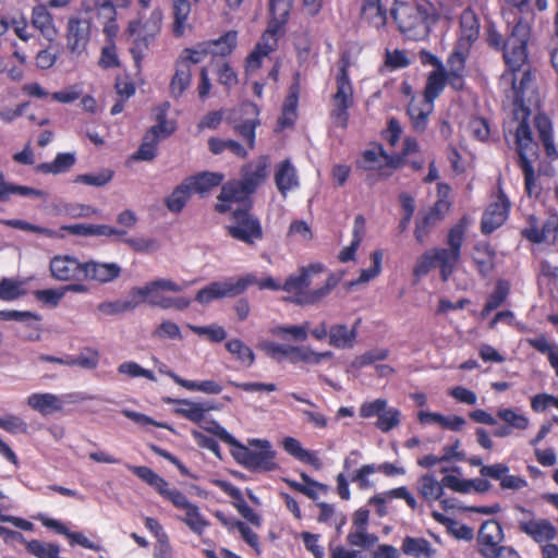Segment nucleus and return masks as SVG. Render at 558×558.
<instances>
[{"label": "nucleus", "mask_w": 558, "mask_h": 558, "mask_svg": "<svg viewBox=\"0 0 558 558\" xmlns=\"http://www.w3.org/2000/svg\"><path fill=\"white\" fill-rule=\"evenodd\" d=\"M383 156H386V150L381 144L374 143L371 148L365 149L361 154V158L356 161V167L362 170L377 169L381 177H390L391 171H385V167L380 163Z\"/></svg>", "instance_id": "nucleus-34"}, {"label": "nucleus", "mask_w": 558, "mask_h": 558, "mask_svg": "<svg viewBox=\"0 0 558 558\" xmlns=\"http://www.w3.org/2000/svg\"><path fill=\"white\" fill-rule=\"evenodd\" d=\"M521 510L529 514V519H522L518 522V529L521 533L538 545L553 542L557 537L558 530L548 519H536L532 511L524 508H521Z\"/></svg>", "instance_id": "nucleus-14"}, {"label": "nucleus", "mask_w": 558, "mask_h": 558, "mask_svg": "<svg viewBox=\"0 0 558 558\" xmlns=\"http://www.w3.org/2000/svg\"><path fill=\"white\" fill-rule=\"evenodd\" d=\"M325 271V265L316 262L301 266L282 283V291L290 294L288 300L299 306L317 305L316 289H311L313 277Z\"/></svg>", "instance_id": "nucleus-7"}, {"label": "nucleus", "mask_w": 558, "mask_h": 558, "mask_svg": "<svg viewBox=\"0 0 558 558\" xmlns=\"http://www.w3.org/2000/svg\"><path fill=\"white\" fill-rule=\"evenodd\" d=\"M536 128L538 131L539 141L542 142L545 153L548 158L555 159L558 157V151L554 142L551 122L546 117L536 118Z\"/></svg>", "instance_id": "nucleus-44"}, {"label": "nucleus", "mask_w": 558, "mask_h": 558, "mask_svg": "<svg viewBox=\"0 0 558 558\" xmlns=\"http://www.w3.org/2000/svg\"><path fill=\"white\" fill-rule=\"evenodd\" d=\"M504 541V530L501 524L496 520L485 521L478 531L477 550L484 558L492 555L493 550L501 545Z\"/></svg>", "instance_id": "nucleus-21"}, {"label": "nucleus", "mask_w": 558, "mask_h": 558, "mask_svg": "<svg viewBox=\"0 0 558 558\" xmlns=\"http://www.w3.org/2000/svg\"><path fill=\"white\" fill-rule=\"evenodd\" d=\"M359 21L361 25L383 31L388 22V10L383 0H360Z\"/></svg>", "instance_id": "nucleus-20"}, {"label": "nucleus", "mask_w": 558, "mask_h": 558, "mask_svg": "<svg viewBox=\"0 0 558 558\" xmlns=\"http://www.w3.org/2000/svg\"><path fill=\"white\" fill-rule=\"evenodd\" d=\"M128 469L147 485L154 487L162 498L170 501L177 509L183 510L185 517H178V519L185 523L193 533L199 536L204 533L209 522L202 515L199 508L191 502L182 492L177 488H169V483L148 466L129 465Z\"/></svg>", "instance_id": "nucleus-1"}, {"label": "nucleus", "mask_w": 558, "mask_h": 558, "mask_svg": "<svg viewBox=\"0 0 558 558\" xmlns=\"http://www.w3.org/2000/svg\"><path fill=\"white\" fill-rule=\"evenodd\" d=\"M497 416L506 422L511 429L525 430L530 425V420L524 414H519L510 408L499 409Z\"/></svg>", "instance_id": "nucleus-62"}, {"label": "nucleus", "mask_w": 558, "mask_h": 558, "mask_svg": "<svg viewBox=\"0 0 558 558\" xmlns=\"http://www.w3.org/2000/svg\"><path fill=\"white\" fill-rule=\"evenodd\" d=\"M294 0H268L270 20L268 23L284 27Z\"/></svg>", "instance_id": "nucleus-45"}, {"label": "nucleus", "mask_w": 558, "mask_h": 558, "mask_svg": "<svg viewBox=\"0 0 558 558\" xmlns=\"http://www.w3.org/2000/svg\"><path fill=\"white\" fill-rule=\"evenodd\" d=\"M114 171L109 168L100 169L98 172L77 174L73 183L87 186L102 187L112 181Z\"/></svg>", "instance_id": "nucleus-47"}, {"label": "nucleus", "mask_w": 558, "mask_h": 558, "mask_svg": "<svg viewBox=\"0 0 558 558\" xmlns=\"http://www.w3.org/2000/svg\"><path fill=\"white\" fill-rule=\"evenodd\" d=\"M26 550L37 558H58L60 553V548L57 544L45 543L39 539L26 542Z\"/></svg>", "instance_id": "nucleus-55"}, {"label": "nucleus", "mask_w": 558, "mask_h": 558, "mask_svg": "<svg viewBox=\"0 0 558 558\" xmlns=\"http://www.w3.org/2000/svg\"><path fill=\"white\" fill-rule=\"evenodd\" d=\"M445 70H433L427 74L423 99L434 104L446 87Z\"/></svg>", "instance_id": "nucleus-41"}, {"label": "nucleus", "mask_w": 558, "mask_h": 558, "mask_svg": "<svg viewBox=\"0 0 558 558\" xmlns=\"http://www.w3.org/2000/svg\"><path fill=\"white\" fill-rule=\"evenodd\" d=\"M250 203L246 207H238L231 211L230 225L226 227L232 239L247 245H255L264 238V230L259 218L252 213Z\"/></svg>", "instance_id": "nucleus-10"}, {"label": "nucleus", "mask_w": 558, "mask_h": 558, "mask_svg": "<svg viewBox=\"0 0 558 558\" xmlns=\"http://www.w3.org/2000/svg\"><path fill=\"white\" fill-rule=\"evenodd\" d=\"M390 15L399 32L411 40H421L428 36L430 24L435 22L433 9H426L411 2L396 1Z\"/></svg>", "instance_id": "nucleus-4"}, {"label": "nucleus", "mask_w": 558, "mask_h": 558, "mask_svg": "<svg viewBox=\"0 0 558 558\" xmlns=\"http://www.w3.org/2000/svg\"><path fill=\"white\" fill-rule=\"evenodd\" d=\"M63 400L50 392H35L28 396L27 405L43 416L51 415L63 410Z\"/></svg>", "instance_id": "nucleus-27"}, {"label": "nucleus", "mask_w": 558, "mask_h": 558, "mask_svg": "<svg viewBox=\"0 0 558 558\" xmlns=\"http://www.w3.org/2000/svg\"><path fill=\"white\" fill-rule=\"evenodd\" d=\"M192 80L191 68L184 62H175V73L170 82V93L173 97L178 98L183 95L186 88L190 86Z\"/></svg>", "instance_id": "nucleus-43"}, {"label": "nucleus", "mask_w": 558, "mask_h": 558, "mask_svg": "<svg viewBox=\"0 0 558 558\" xmlns=\"http://www.w3.org/2000/svg\"><path fill=\"white\" fill-rule=\"evenodd\" d=\"M162 19V11L156 8L146 21L136 19L129 22L126 34L132 38L130 52L137 70L141 69L143 59L161 31Z\"/></svg>", "instance_id": "nucleus-6"}, {"label": "nucleus", "mask_w": 558, "mask_h": 558, "mask_svg": "<svg viewBox=\"0 0 558 558\" xmlns=\"http://www.w3.org/2000/svg\"><path fill=\"white\" fill-rule=\"evenodd\" d=\"M469 220L463 216L448 231L446 241L448 247L433 248L436 267L439 268L440 278L444 282L448 281L453 275L461 259V248L465 240Z\"/></svg>", "instance_id": "nucleus-8"}, {"label": "nucleus", "mask_w": 558, "mask_h": 558, "mask_svg": "<svg viewBox=\"0 0 558 558\" xmlns=\"http://www.w3.org/2000/svg\"><path fill=\"white\" fill-rule=\"evenodd\" d=\"M138 306V302L135 301V298H131L130 300H116L101 302L97 306V311L106 316L119 315L129 311H133Z\"/></svg>", "instance_id": "nucleus-53"}, {"label": "nucleus", "mask_w": 558, "mask_h": 558, "mask_svg": "<svg viewBox=\"0 0 558 558\" xmlns=\"http://www.w3.org/2000/svg\"><path fill=\"white\" fill-rule=\"evenodd\" d=\"M208 147L214 155H220L223 151L229 150L234 156L240 158H246L247 156V150L245 147L234 140L210 137L208 141Z\"/></svg>", "instance_id": "nucleus-49"}, {"label": "nucleus", "mask_w": 558, "mask_h": 558, "mask_svg": "<svg viewBox=\"0 0 558 558\" xmlns=\"http://www.w3.org/2000/svg\"><path fill=\"white\" fill-rule=\"evenodd\" d=\"M227 351L231 353L241 364L250 367L255 361L253 350L240 339H231L225 344Z\"/></svg>", "instance_id": "nucleus-51"}, {"label": "nucleus", "mask_w": 558, "mask_h": 558, "mask_svg": "<svg viewBox=\"0 0 558 558\" xmlns=\"http://www.w3.org/2000/svg\"><path fill=\"white\" fill-rule=\"evenodd\" d=\"M275 183L281 195L299 186V179L295 167L289 159L277 165L275 172Z\"/></svg>", "instance_id": "nucleus-37"}, {"label": "nucleus", "mask_w": 558, "mask_h": 558, "mask_svg": "<svg viewBox=\"0 0 558 558\" xmlns=\"http://www.w3.org/2000/svg\"><path fill=\"white\" fill-rule=\"evenodd\" d=\"M362 319L357 318L352 327L344 324H335L329 328V345L336 349H351L354 347Z\"/></svg>", "instance_id": "nucleus-23"}, {"label": "nucleus", "mask_w": 558, "mask_h": 558, "mask_svg": "<svg viewBox=\"0 0 558 558\" xmlns=\"http://www.w3.org/2000/svg\"><path fill=\"white\" fill-rule=\"evenodd\" d=\"M190 13L191 3L189 0H175L173 2L172 33L175 37H181L184 34Z\"/></svg>", "instance_id": "nucleus-46"}, {"label": "nucleus", "mask_w": 558, "mask_h": 558, "mask_svg": "<svg viewBox=\"0 0 558 558\" xmlns=\"http://www.w3.org/2000/svg\"><path fill=\"white\" fill-rule=\"evenodd\" d=\"M337 90L332 95L331 120L342 129L349 123V110L354 105L353 85L351 80L336 78Z\"/></svg>", "instance_id": "nucleus-13"}, {"label": "nucleus", "mask_w": 558, "mask_h": 558, "mask_svg": "<svg viewBox=\"0 0 558 558\" xmlns=\"http://www.w3.org/2000/svg\"><path fill=\"white\" fill-rule=\"evenodd\" d=\"M504 11H509L514 14L524 15L536 12H545L549 7V0H501Z\"/></svg>", "instance_id": "nucleus-40"}, {"label": "nucleus", "mask_w": 558, "mask_h": 558, "mask_svg": "<svg viewBox=\"0 0 558 558\" xmlns=\"http://www.w3.org/2000/svg\"><path fill=\"white\" fill-rule=\"evenodd\" d=\"M207 45L208 44H202L195 48H184L177 61L184 62L187 68H191L192 64H198L203 62L205 58L210 53Z\"/></svg>", "instance_id": "nucleus-61"}, {"label": "nucleus", "mask_w": 558, "mask_h": 558, "mask_svg": "<svg viewBox=\"0 0 558 558\" xmlns=\"http://www.w3.org/2000/svg\"><path fill=\"white\" fill-rule=\"evenodd\" d=\"M254 282H256V276L253 274H246L238 279L228 278L225 281H215L198 290L195 301L199 304H209L218 299L234 298L246 291Z\"/></svg>", "instance_id": "nucleus-11"}, {"label": "nucleus", "mask_w": 558, "mask_h": 558, "mask_svg": "<svg viewBox=\"0 0 558 558\" xmlns=\"http://www.w3.org/2000/svg\"><path fill=\"white\" fill-rule=\"evenodd\" d=\"M511 203L502 189L498 187L497 199L484 210L481 220V232L485 235L500 228L508 219Z\"/></svg>", "instance_id": "nucleus-15"}, {"label": "nucleus", "mask_w": 558, "mask_h": 558, "mask_svg": "<svg viewBox=\"0 0 558 558\" xmlns=\"http://www.w3.org/2000/svg\"><path fill=\"white\" fill-rule=\"evenodd\" d=\"M496 251L488 242H478L473 247V263L482 278L489 276L496 268Z\"/></svg>", "instance_id": "nucleus-25"}, {"label": "nucleus", "mask_w": 558, "mask_h": 558, "mask_svg": "<svg viewBox=\"0 0 558 558\" xmlns=\"http://www.w3.org/2000/svg\"><path fill=\"white\" fill-rule=\"evenodd\" d=\"M187 328L198 336H206L214 343L222 342L227 338V331L218 325L196 326L187 324Z\"/></svg>", "instance_id": "nucleus-63"}, {"label": "nucleus", "mask_w": 558, "mask_h": 558, "mask_svg": "<svg viewBox=\"0 0 558 558\" xmlns=\"http://www.w3.org/2000/svg\"><path fill=\"white\" fill-rule=\"evenodd\" d=\"M527 226L521 230V236L533 244H542L555 239L558 233V216H549L542 226L535 215H530L526 219Z\"/></svg>", "instance_id": "nucleus-17"}, {"label": "nucleus", "mask_w": 558, "mask_h": 558, "mask_svg": "<svg viewBox=\"0 0 558 558\" xmlns=\"http://www.w3.org/2000/svg\"><path fill=\"white\" fill-rule=\"evenodd\" d=\"M242 109L246 113H252L254 116L253 119H247L242 123L234 125V131L238 135H240L247 144L250 149L255 147V137H256V128L259 125V120L257 116L259 113V109L257 105L253 102H245L242 105Z\"/></svg>", "instance_id": "nucleus-35"}, {"label": "nucleus", "mask_w": 558, "mask_h": 558, "mask_svg": "<svg viewBox=\"0 0 558 558\" xmlns=\"http://www.w3.org/2000/svg\"><path fill=\"white\" fill-rule=\"evenodd\" d=\"M9 46L12 52L11 59H14L16 63H13L11 66H9V62L7 63L5 70L8 72V76L12 81H21L24 76V68L27 57L14 43H10Z\"/></svg>", "instance_id": "nucleus-54"}, {"label": "nucleus", "mask_w": 558, "mask_h": 558, "mask_svg": "<svg viewBox=\"0 0 558 558\" xmlns=\"http://www.w3.org/2000/svg\"><path fill=\"white\" fill-rule=\"evenodd\" d=\"M76 162L74 153H58L51 162H41L35 167L36 172L59 174L68 172Z\"/></svg>", "instance_id": "nucleus-39"}, {"label": "nucleus", "mask_w": 558, "mask_h": 558, "mask_svg": "<svg viewBox=\"0 0 558 558\" xmlns=\"http://www.w3.org/2000/svg\"><path fill=\"white\" fill-rule=\"evenodd\" d=\"M90 38L89 22L81 19H70L68 22L66 47L72 54L81 56Z\"/></svg>", "instance_id": "nucleus-22"}, {"label": "nucleus", "mask_w": 558, "mask_h": 558, "mask_svg": "<svg viewBox=\"0 0 558 558\" xmlns=\"http://www.w3.org/2000/svg\"><path fill=\"white\" fill-rule=\"evenodd\" d=\"M210 432L222 442L231 447V454L234 460L245 469L254 472H269L278 468L275 462V451L271 450L270 442L265 439H253L250 445L259 447V450H252L241 444L225 427L216 424Z\"/></svg>", "instance_id": "nucleus-3"}, {"label": "nucleus", "mask_w": 558, "mask_h": 558, "mask_svg": "<svg viewBox=\"0 0 558 558\" xmlns=\"http://www.w3.org/2000/svg\"><path fill=\"white\" fill-rule=\"evenodd\" d=\"M510 289L511 286L508 280H497L493 292L487 296L486 303L482 308L481 316L486 318L493 311L501 306L508 299Z\"/></svg>", "instance_id": "nucleus-38"}, {"label": "nucleus", "mask_w": 558, "mask_h": 558, "mask_svg": "<svg viewBox=\"0 0 558 558\" xmlns=\"http://www.w3.org/2000/svg\"><path fill=\"white\" fill-rule=\"evenodd\" d=\"M267 178V162L266 158H260L256 162H250L242 167L241 179L242 184L254 194L258 186Z\"/></svg>", "instance_id": "nucleus-30"}, {"label": "nucleus", "mask_w": 558, "mask_h": 558, "mask_svg": "<svg viewBox=\"0 0 558 558\" xmlns=\"http://www.w3.org/2000/svg\"><path fill=\"white\" fill-rule=\"evenodd\" d=\"M450 204L438 199L422 217L416 219L414 236L420 244H423L437 222L445 218Z\"/></svg>", "instance_id": "nucleus-19"}, {"label": "nucleus", "mask_w": 558, "mask_h": 558, "mask_svg": "<svg viewBox=\"0 0 558 558\" xmlns=\"http://www.w3.org/2000/svg\"><path fill=\"white\" fill-rule=\"evenodd\" d=\"M389 356V350L385 348H377L364 352L355 356L351 362V367L361 369L365 366L372 365L375 362L385 361Z\"/></svg>", "instance_id": "nucleus-56"}, {"label": "nucleus", "mask_w": 558, "mask_h": 558, "mask_svg": "<svg viewBox=\"0 0 558 558\" xmlns=\"http://www.w3.org/2000/svg\"><path fill=\"white\" fill-rule=\"evenodd\" d=\"M99 364V352L93 348H84L77 356L70 355V366L95 369Z\"/></svg>", "instance_id": "nucleus-59"}, {"label": "nucleus", "mask_w": 558, "mask_h": 558, "mask_svg": "<svg viewBox=\"0 0 558 558\" xmlns=\"http://www.w3.org/2000/svg\"><path fill=\"white\" fill-rule=\"evenodd\" d=\"M167 402L177 404L174 413L193 423H201L205 418V413L215 409L208 402H193L187 399L169 398Z\"/></svg>", "instance_id": "nucleus-26"}, {"label": "nucleus", "mask_w": 558, "mask_h": 558, "mask_svg": "<svg viewBox=\"0 0 558 558\" xmlns=\"http://www.w3.org/2000/svg\"><path fill=\"white\" fill-rule=\"evenodd\" d=\"M252 195L240 180H230L222 184L221 191L217 196L219 203L215 205V210L219 214H226L231 210V203L240 204L239 207H246L250 203L251 207H253Z\"/></svg>", "instance_id": "nucleus-16"}, {"label": "nucleus", "mask_w": 558, "mask_h": 558, "mask_svg": "<svg viewBox=\"0 0 558 558\" xmlns=\"http://www.w3.org/2000/svg\"><path fill=\"white\" fill-rule=\"evenodd\" d=\"M47 8L48 7L41 2L33 8L32 25L38 29L46 39L52 41L58 31L54 26L53 17Z\"/></svg>", "instance_id": "nucleus-36"}, {"label": "nucleus", "mask_w": 558, "mask_h": 558, "mask_svg": "<svg viewBox=\"0 0 558 558\" xmlns=\"http://www.w3.org/2000/svg\"><path fill=\"white\" fill-rule=\"evenodd\" d=\"M158 141L156 138L148 137L145 133L143 142L138 149L132 155V159L142 161H151L157 156Z\"/></svg>", "instance_id": "nucleus-64"}, {"label": "nucleus", "mask_w": 558, "mask_h": 558, "mask_svg": "<svg viewBox=\"0 0 558 558\" xmlns=\"http://www.w3.org/2000/svg\"><path fill=\"white\" fill-rule=\"evenodd\" d=\"M480 36V21L475 12L466 9L460 16V34L457 40L458 45L471 48Z\"/></svg>", "instance_id": "nucleus-29"}, {"label": "nucleus", "mask_w": 558, "mask_h": 558, "mask_svg": "<svg viewBox=\"0 0 558 558\" xmlns=\"http://www.w3.org/2000/svg\"><path fill=\"white\" fill-rule=\"evenodd\" d=\"M471 48L462 47L456 44L453 50L450 52L447 59V71L466 72V59L469 57Z\"/></svg>", "instance_id": "nucleus-60"}, {"label": "nucleus", "mask_w": 558, "mask_h": 558, "mask_svg": "<svg viewBox=\"0 0 558 558\" xmlns=\"http://www.w3.org/2000/svg\"><path fill=\"white\" fill-rule=\"evenodd\" d=\"M236 41L238 33L235 31H229L221 35L218 39L208 43V45L214 46V49L210 50L213 54L226 58L234 51Z\"/></svg>", "instance_id": "nucleus-52"}, {"label": "nucleus", "mask_w": 558, "mask_h": 558, "mask_svg": "<svg viewBox=\"0 0 558 558\" xmlns=\"http://www.w3.org/2000/svg\"><path fill=\"white\" fill-rule=\"evenodd\" d=\"M401 550L404 555L414 558H430L434 555L430 543L424 537L405 536L402 541Z\"/></svg>", "instance_id": "nucleus-42"}, {"label": "nucleus", "mask_w": 558, "mask_h": 558, "mask_svg": "<svg viewBox=\"0 0 558 558\" xmlns=\"http://www.w3.org/2000/svg\"><path fill=\"white\" fill-rule=\"evenodd\" d=\"M434 110V104L421 98L412 97L408 105L407 113L410 118L413 130L417 133L426 131L428 118Z\"/></svg>", "instance_id": "nucleus-24"}, {"label": "nucleus", "mask_w": 558, "mask_h": 558, "mask_svg": "<svg viewBox=\"0 0 558 558\" xmlns=\"http://www.w3.org/2000/svg\"><path fill=\"white\" fill-rule=\"evenodd\" d=\"M511 73V86L513 90V98L515 104L523 105L525 101L526 93L534 90L535 87V72L530 66L520 71H509Z\"/></svg>", "instance_id": "nucleus-32"}, {"label": "nucleus", "mask_w": 558, "mask_h": 558, "mask_svg": "<svg viewBox=\"0 0 558 558\" xmlns=\"http://www.w3.org/2000/svg\"><path fill=\"white\" fill-rule=\"evenodd\" d=\"M51 276L59 281H84L85 263L75 257L58 255L50 260Z\"/></svg>", "instance_id": "nucleus-18"}, {"label": "nucleus", "mask_w": 558, "mask_h": 558, "mask_svg": "<svg viewBox=\"0 0 558 558\" xmlns=\"http://www.w3.org/2000/svg\"><path fill=\"white\" fill-rule=\"evenodd\" d=\"M283 33L284 27L268 23L266 31L262 34L254 49L245 58L244 69L246 74L254 73L260 69L264 58L277 50L279 37Z\"/></svg>", "instance_id": "nucleus-12"}, {"label": "nucleus", "mask_w": 558, "mask_h": 558, "mask_svg": "<svg viewBox=\"0 0 558 558\" xmlns=\"http://www.w3.org/2000/svg\"><path fill=\"white\" fill-rule=\"evenodd\" d=\"M531 37V26L519 17L505 39L494 24L486 27V41L497 51H502V58L508 71H520L527 63V44Z\"/></svg>", "instance_id": "nucleus-2"}, {"label": "nucleus", "mask_w": 558, "mask_h": 558, "mask_svg": "<svg viewBox=\"0 0 558 558\" xmlns=\"http://www.w3.org/2000/svg\"><path fill=\"white\" fill-rule=\"evenodd\" d=\"M10 195L44 198L46 196V193L41 190L33 189L25 185L8 183L2 180V202H4Z\"/></svg>", "instance_id": "nucleus-57"}, {"label": "nucleus", "mask_w": 558, "mask_h": 558, "mask_svg": "<svg viewBox=\"0 0 558 558\" xmlns=\"http://www.w3.org/2000/svg\"><path fill=\"white\" fill-rule=\"evenodd\" d=\"M282 447L288 454L302 463L313 466L315 470H319L323 466L322 460L317 453L315 451L304 449L300 440L294 437H286L282 440Z\"/></svg>", "instance_id": "nucleus-33"}, {"label": "nucleus", "mask_w": 558, "mask_h": 558, "mask_svg": "<svg viewBox=\"0 0 558 558\" xmlns=\"http://www.w3.org/2000/svg\"><path fill=\"white\" fill-rule=\"evenodd\" d=\"M418 484V493L426 500H439L444 495L442 481L437 482L432 474L422 475Z\"/></svg>", "instance_id": "nucleus-50"}, {"label": "nucleus", "mask_w": 558, "mask_h": 558, "mask_svg": "<svg viewBox=\"0 0 558 558\" xmlns=\"http://www.w3.org/2000/svg\"><path fill=\"white\" fill-rule=\"evenodd\" d=\"M192 191L185 180L179 184L172 193L165 199L167 208L174 214H179L185 207Z\"/></svg>", "instance_id": "nucleus-48"}, {"label": "nucleus", "mask_w": 558, "mask_h": 558, "mask_svg": "<svg viewBox=\"0 0 558 558\" xmlns=\"http://www.w3.org/2000/svg\"><path fill=\"white\" fill-rule=\"evenodd\" d=\"M182 286L170 279H157L147 282L143 287H134L130 290V296L135 298L138 305L147 302L151 306L162 310L175 308L183 311L191 305V300L185 296H167L165 291L181 292Z\"/></svg>", "instance_id": "nucleus-5"}, {"label": "nucleus", "mask_w": 558, "mask_h": 558, "mask_svg": "<svg viewBox=\"0 0 558 558\" xmlns=\"http://www.w3.org/2000/svg\"><path fill=\"white\" fill-rule=\"evenodd\" d=\"M215 74L218 83L227 89H231L239 83L235 70L231 66L230 62L226 60L216 63Z\"/></svg>", "instance_id": "nucleus-58"}, {"label": "nucleus", "mask_w": 558, "mask_h": 558, "mask_svg": "<svg viewBox=\"0 0 558 558\" xmlns=\"http://www.w3.org/2000/svg\"><path fill=\"white\" fill-rule=\"evenodd\" d=\"M515 145L518 153V165L524 174V187L529 196L535 192L536 178L534 167L530 157H537L538 145L533 140L529 123L522 120L515 131Z\"/></svg>", "instance_id": "nucleus-9"}, {"label": "nucleus", "mask_w": 558, "mask_h": 558, "mask_svg": "<svg viewBox=\"0 0 558 558\" xmlns=\"http://www.w3.org/2000/svg\"><path fill=\"white\" fill-rule=\"evenodd\" d=\"M121 274V267L116 263L86 262L84 281L95 280L100 283L111 282Z\"/></svg>", "instance_id": "nucleus-28"}, {"label": "nucleus", "mask_w": 558, "mask_h": 558, "mask_svg": "<svg viewBox=\"0 0 558 558\" xmlns=\"http://www.w3.org/2000/svg\"><path fill=\"white\" fill-rule=\"evenodd\" d=\"M225 175L219 172L202 171L185 179L192 193L207 195L213 189L222 184Z\"/></svg>", "instance_id": "nucleus-31"}]
</instances>
